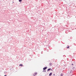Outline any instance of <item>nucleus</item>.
<instances>
[{
	"instance_id": "obj_1",
	"label": "nucleus",
	"mask_w": 76,
	"mask_h": 76,
	"mask_svg": "<svg viewBox=\"0 0 76 76\" xmlns=\"http://www.w3.org/2000/svg\"><path fill=\"white\" fill-rule=\"evenodd\" d=\"M37 73L36 72H35L34 75V76H35V75H37Z\"/></svg>"
},
{
	"instance_id": "obj_2",
	"label": "nucleus",
	"mask_w": 76,
	"mask_h": 76,
	"mask_svg": "<svg viewBox=\"0 0 76 76\" xmlns=\"http://www.w3.org/2000/svg\"><path fill=\"white\" fill-rule=\"evenodd\" d=\"M47 68V67H45L43 68V70H46Z\"/></svg>"
},
{
	"instance_id": "obj_3",
	"label": "nucleus",
	"mask_w": 76,
	"mask_h": 76,
	"mask_svg": "<svg viewBox=\"0 0 76 76\" xmlns=\"http://www.w3.org/2000/svg\"><path fill=\"white\" fill-rule=\"evenodd\" d=\"M52 75V72H51L49 74V76H51Z\"/></svg>"
},
{
	"instance_id": "obj_4",
	"label": "nucleus",
	"mask_w": 76,
	"mask_h": 76,
	"mask_svg": "<svg viewBox=\"0 0 76 76\" xmlns=\"http://www.w3.org/2000/svg\"><path fill=\"white\" fill-rule=\"evenodd\" d=\"M50 70H51V69H48L47 71L48 72V71H50Z\"/></svg>"
},
{
	"instance_id": "obj_5",
	"label": "nucleus",
	"mask_w": 76,
	"mask_h": 76,
	"mask_svg": "<svg viewBox=\"0 0 76 76\" xmlns=\"http://www.w3.org/2000/svg\"><path fill=\"white\" fill-rule=\"evenodd\" d=\"M20 66H23V65L22 64H20L19 65Z\"/></svg>"
},
{
	"instance_id": "obj_6",
	"label": "nucleus",
	"mask_w": 76,
	"mask_h": 76,
	"mask_svg": "<svg viewBox=\"0 0 76 76\" xmlns=\"http://www.w3.org/2000/svg\"><path fill=\"white\" fill-rule=\"evenodd\" d=\"M19 1L20 2H21V1H22V0H19Z\"/></svg>"
},
{
	"instance_id": "obj_7",
	"label": "nucleus",
	"mask_w": 76,
	"mask_h": 76,
	"mask_svg": "<svg viewBox=\"0 0 76 76\" xmlns=\"http://www.w3.org/2000/svg\"><path fill=\"white\" fill-rule=\"evenodd\" d=\"M63 75V74H61V76H62Z\"/></svg>"
},
{
	"instance_id": "obj_8",
	"label": "nucleus",
	"mask_w": 76,
	"mask_h": 76,
	"mask_svg": "<svg viewBox=\"0 0 76 76\" xmlns=\"http://www.w3.org/2000/svg\"><path fill=\"white\" fill-rule=\"evenodd\" d=\"M69 48V46H68L67 47V48Z\"/></svg>"
},
{
	"instance_id": "obj_9",
	"label": "nucleus",
	"mask_w": 76,
	"mask_h": 76,
	"mask_svg": "<svg viewBox=\"0 0 76 76\" xmlns=\"http://www.w3.org/2000/svg\"><path fill=\"white\" fill-rule=\"evenodd\" d=\"M53 76H55V74H53Z\"/></svg>"
},
{
	"instance_id": "obj_10",
	"label": "nucleus",
	"mask_w": 76,
	"mask_h": 76,
	"mask_svg": "<svg viewBox=\"0 0 76 76\" xmlns=\"http://www.w3.org/2000/svg\"><path fill=\"white\" fill-rule=\"evenodd\" d=\"M45 72H46V71H45Z\"/></svg>"
},
{
	"instance_id": "obj_11",
	"label": "nucleus",
	"mask_w": 76,
	"mask_h": 76,
	"mask_svg": "<svg viewBox=\"0 0 76 76\" xmlns=\"http://www.w3.org/2000/svg\"><path fill=\"white\" fill-rule=\"evenodd\" d=\"M4 76H7V75H4Z\"/></svg>"
},
{
	"instance_id": "obj_12",
	"label": "nucleus",
	"mask_w": 76,
	"mask_h": 76,
	"mask_svg": "<svg viewBox=\"0 0 76 76\" xmlns=\"http://www.w3.org/2000/svg\"><path fill=\"white\" fill-rule=\"evenodd\" d=\"M72 64V65H73V64Z\"/></svg>"
},
{
	"instance_id": "obj_13",
	"label": "nucleus",
	"mask_w": 76,
	"mask_h": 76,
	"mask_svg": "<svg viewBox=\"0 0 76 76\" xmlns=\"http://www.w3.org/2000/svg\"><path fill=\"white\" fill-rule=\"evenodd\" d=\"M13 3H14V2H13Z\"/></svg>"
}]
</instances>
